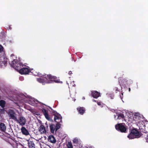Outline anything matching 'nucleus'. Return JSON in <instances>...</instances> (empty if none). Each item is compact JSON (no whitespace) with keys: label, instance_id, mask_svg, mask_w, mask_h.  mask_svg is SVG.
I'll return each instance as SVG.
<instances>
[{"label":"nucleus","instance_id":"4468645a","mask_svg":"<svg viewBox=\"0 0 148 148\" xmlns=\"http://www.w3.org/2000/svg\"><path fill=\"white\" fill-rule=\"evenodd\" d=\"M77 109L79 113L82 115L84 113L85 110V109L83 107H78Z\"/></svg>","mask_w":148,"mask_h":148},{"label":"nucleus","instance_id":"ddd939ff","mask_svg":"<svg viewBox=\"0 0 148 148\" xmlns=\"http://www.w3.org/2000/svg\"><path fill=\"white\" fill-rule=\"evenodd\" d=\"M42 112L44 114L45 118L48 120L50 121L51 120L50 118L49 117L47 112L46 110L43 109L42 110Z\"/></svg>","mask_w":148,"mask_h":148},{"label":"nucleus","instance_id":"72a5a7b5","mask_svg":"<svg viewBox=\"0 0 148 148\" xmlns=\"http://www.w3.org/2000/svg\"><path fill=\"white\" fill-rule=\"evenodd\" d=\"M75 99L74 100V101H75Z\"/></svg>","mask_w":148,"mask_h":148},{"label":"nucleus","instance_id":"a211bd4d","mask_svg":"<svg viewBox=\"0 0 148 148\" xmlns=\"http://www.w3.org/2000/svg\"><path fill=\"white\" fill-rule=\"evenodd\" d=\"M124 117V115L122 114H118L116 116H115V119L116 120L118 119H120L121 118H123Z\"/></svg>","mask_w":148,"mask_h":148},{"label":"nucleus","instance_id":"39448f33","mask_svg":"<svg viewBox=\"0 0 148 148\" xmlns=\"http://www.w3.org/2000/svg\"><path fill=\"white\" fill-rule=\"evenodd\" d=\"M115 127L116 130L119 131L121 132H125L126 131L127 128L124 123L118 124L116 125Z\"/></svg>","mask_w":148,"mask_h":148},{"label":"nucleus","instance_id":"dca6fc26","mask_svg":"<svg viewBox=\"0 0 148 148\" xmlns=\"http://www.w3.org/2000/svg\"><path fill=\"white\" fill-rule=\"evenodd\" d=\"M0 130L3 132H5L6 130V127L4 123H1L0 124Z\"/></svg>","mask_w":148,"mask_h":148},{"label":"nucleus","instance_id":"423d86ee","mask_svg":"<svg viewBox=\"0 0 148 148\" xmlns=\"http://www.w3.org/2000/svg\"><path fill=\"white\" fill-rule=\"evenodd\" d=\"M7 113L10 118L12 119L15 121L17 120L16 114L13 110H9L8 111Z\"/></svg>","mask_w":148,"mask_h":148},{"label":"nucleus","instance_id":"c85d7f7f","mask_svg":"<svg viewBox=\"0 0 148 148\" xmlns=\"http://www.w3.org/2000/svg\"><path fill=\"white\" fill-rule=\"evenodd\" d=\"M71 73H71V71H69V74H71Z\"/></svg>","mask_w":148,"mask_h":148},{"label":"nucleus","instance_id":"f8f14e48","mask_svg":"<svg viewBox=\"0 0 148 148\" xmlns=\"http://www.w3.org/2000/svg\"><path fill=\"white\" fill-rule=\"evenodd\" d=\"M21 131L22 134L25 135L27 136L29 134V133L27 130L24 127H22L21 129Z\"/></svg>","mask_w":148,"mask_h":148},{"label":"nucleus","instance_id":"20e7f679","mask_svg":"<svg viewBox=\"0 0 148 148\" xmlns=\"http://www.w3.org/2000/svg\"><path fill=\"white\" fill-rule=\"evenodd\" d=\"M133 121L132 122L134 123H136L138 125H140V123H141V117L140 116L139 113H136L133 114Z\"/></svg>","mask_w":148,"mask_h":148},{"label":"nucleus","instance_id":"b1692460","mask_svg":"<svg viewBox=\"0 0 148 148\" xmlns=\"http://www.w3.org/2000/svg\"><path fill=\"white\" fill-rule=\"evenodd\" d=\"M79 141V140L77 138H74L73 140V143H77Z\"/></svg>","mask_w":148,"mask_h":148},{"label":"nucleus","instance_id":"393cba45","mask_svg":"<svg viewBox=\"0 0 148 148\" xmlns=\"http://www.w3.org/2000/svg\"><path fill=\"white\" fill-rule=\"evenodd\" d=\"M67 146L68 148H73V145L70 142H69L67 144Z\"/></svg>","mask_w":148,"mask_h":148},{"label":"nucleus","instance_id":"f3484780","mask_svg":"<svg viewBox=\"0 0 148 148\" xmlns=\"http://www.w3.org/2000/svg\"><path fill=\"white\" fill-rule=\"evenodd\" d=\"M30 72H31L35 76H38L40 77L42 76L41 75V74L39 73H37L36 71H35V70H31L30 71Z\"/></svg>","mask_w":148,"mask_h":148},{"label":"nucleus","instance_id":"473e14b6","mask_svg":"<svg viewBox=\"0 0 148 148\" xmlns=\"http://www.w3.org/2000/svg\"><path fill=\"white\" fill-rule=\"evenodd\" d=\"M89 148H92L91 147H89Z\"/></svg>","mask_w":148,"mask_h":148},{"label":"nucleus","instance_id":"412c9836","mask_svg":"<svg viewBox=\"0 0 148 148\" xmlns=\"http://www.w3.org/2000/svg\"><path fill=\"white\" fill-rule=\"evenodd\" d=\"M28 145L29 148H35L34 145L32 142L31 141L29 142Z\"/></svg>","mask_w":148,"mask_h":148},{"label":"nucleus","instance_id":"cd10ccee","mask_svg":"<svg viewBox=\"0 0 148 148\" xmlns=\"http://www.w3.org/2000/svg\"><path fill=\"white\" fill-rule=\"evenodd\" d=\"M33 101L34 103L37 104L38 103H39V101L36 99H33Z\"/></svg>","mask_w":148,"mask_h":148},{"label":"nucleus","instance_id":"f704fd0d","mask_svg":"<svg viewBox=\"0 0 148 148\" xmlns=\"http://www.w3.org/2000/svg\"><path fill=\"white\" fill-rule=\"evenodd\" d=\"M33 102H34V101H33Z\"/></svg>","mask_w":148,"mask_h":148},{"label":"nucleus","instance_id":"1a4fd4ad","mask_svg":"<svg viewBox=\"0 0 148 148\" xmlns=\"http://www.w3.org/2000/svg\"><path fill=\"white\" fill-rule=\"evenodd\" d=\"M136 129H134L132 130L131 132L127 136L128 138L130 139H132L136 138V136L134 135V133H136Z\"/></svg>","mask_w":148,"mask_h":148},{"label":"nucleus","instance_id":"a878e982","mask_svg":"<svg viewBox=\"0 0 148 148\" xmlns=\"http://www.w3.org/2000/svg\"><path fill=\"white\" fill-rule=\"evenodd\" d=\"M60 127V124L58 123L56 124V131L58 129H59Z\"/></svg>","mask_w":148,"mask_h":148},{"label":"nucleus","instance_id":"9b49d317","mask_svg":"<svg viewBox=\"0 0 148 148\" xmlns=\"http://www.w3.org/2000/svg\"><path fill=\"white\" fill-rule=\"evenodd\" d=\"M92 95L94 98H97L100 96V93L96 91H94L92 92Z\"/></svg>","mask_w":148,"mask_h":148},{"label":"nucleus","instance_id":"f257e3e1","mask_svg":"<svg viewBox=\"0 0 148 148\" xmlns=\"http://www.w3.org/2000/svg\"><path fill=\"white\" fill-rule=\"evenodd\" d=\"M10 59L11 62V64L12 66L20 73L22 74H27L30 72L29 68L25 67V66L18 60L17 58L13 54L11 55Z\"/></svg>","mask_w":148,"mask_h":148},{"label":"nucleus","instance_id":"f03ea898","mask_svg":"<svg viewBox=\"0 0 148 148\" xmlns=\"http://www.w3.org/2000/svg\"><path fill=\"white\" fill-rule=\"evenodd\" d=\"M37 81L39 82L47 83H52L54 82L56 83H62V82L59 79L56 78V77L50 75H43L41 77L37 78Z\"/></svg>","mask_w":148,"mask_h":148},{"label":"nucleus","instance_id":"2f4dec72","mask_svg":"<svg viewBox=\"0 0 148 148\" xmlns=\"http://www.w3.org/2000/svg\"><path fill=\"white\" fill-rule=\"evenodd\" d=\"M83 99H85V98H84V97H83Z\"/></svg>","mask_w":148,"mask_h":148},{"label":"nucleus","instance_id":"aec40b11","mask_svg":"<svg viewBox=\"0 0 148 148\" xmlns=\"http://www.w3.org/2000/svg\"><path fill=\"white\" fill-rule=\"evenodd\" d=\"M126 114L128 117V118H130V120L132 119V117L133 114L132 113L127 112H126Z\"/></svg>","mask_w":148,"mask_h":148},{"label":"nucleus","instance_id":"4be33fe9","mask_svg":"<svg viewBox=\"0 0 148 148\" xmlns=\"http://www.w3.org/2000/svg\"><path fill=\"white\" fill-rule=\"evenodd\" d=\"M136 133H134V135L136 136V138H138L140 137L141 136V134L140 132L136 129Z\"/></svg>","mask_w":148,"mask_h":148},{"label":"nucleus","instance_id":"0eeeda50","mask_svg":"<svg viewBox=\"0 0 148 148\" xmlns=\"http://www.w3.org/2000/svg\"><path fill=\"white\" fill-rule=\"evenodd\" d=\"M62 119V116L60 114L58 113H56L54 114V120L56 122L58 123L61 122Z\"/></svg>","mask_w":148,"mask_h":148},{"label":"nucleus","instance_id":"7ed1b4c3","mask_svg":"<svg viewBox=\"0 0 148 148\" xmlns=\"http://www.w3.org/2000/svg\"><path fill=\"white\" fill-rule=\"evenodd\" d=\"M3 47L0 45V56L2 55V56L0 57V66H5L7 62V59L3 55Z\"/></svg>","mask_w":148,"mask_h":148},{"label":"nucleus","instance_id":"6e6552de","mask_svg":"<svg viewBox=\"0 0 148 148\" xmlns=\"http://www.w3.org/2000/svg\"><path fill=\"white\" fill-rule=\"evenodd\" d=\"M21 125H23L25 124L26 120L25 118L23 117H20L18 119L16 120Z\"/></svg>","mask_w":148,"mask_h":148},{"label":"nucleus","instance_id":"bb28decb","mask_svg":"<svg viewBox=\"0 0 148 148\" xmlns=\"http://www.w3.org/2000/svg\"><path fill=\"white\" fill-rule=\"evenodd\" d=\"M97 103L98 105L100 106L101 107H103V104L101 102H98Z\"/></svg>","mask_w":148,"mask_h":148},{"label":"nucleus","instance_id":"7c9ffc66","mask_svg":"<svg viewBox=\"0 0 148 148\" xmlns=\"http://www.w3.org/2000/svg\"><path fill=\"white\" fill-rule=\"evenodd\" d=\"M93 101H96L95 100H93Z\"/></svg>","mask_w":148,"mask_h":148},{"label":"nucleus","instance_id":"c756f323","mask_svg":"<svg viewBox=\"0 0 148 148\" xmlns=\"http://www.w3.org/2000/svg\"><path fill=\"white\" fill-rule=\"evenodd\" d=\"M129 91H130V88H129Z\"/></svg>","mask_w":148,"mask_h":148},{"label":"nucleus","instance_id":"5701e85b","mask_svg":"<svg viewBox=\"0 0 148 148\" xmlns=\"http://www.w3.org/2000/svg\"><path fill=\"white\" fill-rule=\"evenodd\" d=\"M5 102L3 100H1L0 101V106L2 108H3L5 106Z\"/></svg>","mask_w":148,"mask_h":148},{"label":"nucleus","instance_id":"2eb2a0df","mask_svg":"<svg viewBox=\"0 0 148 148\" xmlns=\"http://www.w3.org/2000/svg\"><path fill=\"white\" fill-rule=\"evenodd\" d=\"M49 141L52 143H55L56 142V140L54 137L52 135L50 136L48 138Z\"/></svg>","mask_w":148,"mask_h":148},{"label":"nucleus","instance_id":"9d476101","mask_svg":"<svg viewBox=\"0 0 148 148\" xmlns=\"http://www.w3.org/2000/svg\"><path fill=\"white\" fill-rule=\"evenodd\" d=\"M39 131L41 134H45L46 132L45 127L43 125L40 126L39 128Z\"/></svg>","mask_w":148,"mask_h":148},{"label":"nucleus","instance_id":"6ab92c4d","mask_svg":"<svg viewBox=\"0 0 148 148\" xmlns=\"http://www.w3.org/2000/svg\"><path fill=\"white\" fill-rule=\"evenodd\" d=\"M50 130L51 133H54L55 130H56V127L53 124L51 125L50 126Z\"/></svg>","mask_w":148,"mask_h":148}]
</instances>
